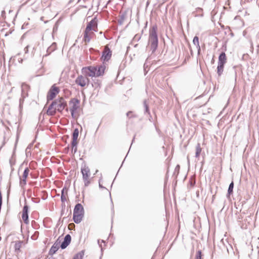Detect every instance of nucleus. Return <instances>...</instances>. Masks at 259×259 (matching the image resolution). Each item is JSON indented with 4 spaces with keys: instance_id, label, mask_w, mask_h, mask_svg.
<instances>
[{
    "instance_id": "obj_1",
    "label": "nucleus",
    "mask_w": 259,
    "mask_h": 259,
    "mask_svg": "<svg viewBox=\"0 0 259 259\" xmlns=\"http://www.w3.org/2000/svg\"><path fill=\"white\" fill-rule=\"evenodd\" d=\"M66 106L67 102L64 98L60 97L53 101L49 105L47 111V114L49 116H54L57 111L62 113Z\"/></svg>"
},
{
    "instance_id": "obj_2",
    "label": "nucleus",
    "mask_w": 259,
    "mask_h": 259,
    "mask_svg": "<svg viewBox=\"0 0 259 259\" xmlns=\"http://www.w3.org/2000/svg\"><path fill=\"white\" fill-rule=\"evenodd\" d=\"M150 47L152 53L154 52L158 46V37L156 33V27H153L150 30L149 38Z\"/></svg>"
},
{
    "instance_id": "obj_3",
    "label": "nucleus",
    "mask_w": 259,
    "mask_h": 259,
    "mask_svg": "<svg viewBox=\"0 0 259 259\" xmlns=\"http://www.w3.org/2000/svg\"><path fill=\"white\" fill-rule=\"evenodd\" d=\"M84 213V209L82 205L80 203H77L74 207L73 211V221L76 223H79L82 220Z\"/></svg>"
},
{
    "instance_id": "obj_4",
    "label": "nucleus",
    "mask_w": 259,
    "mask_h": 259,
    "mask_svg": "<svg viewBox=\"0 0 259 259\" xmlns=\"http://www.w3.org/2000/svg\"><path fill=\"white\" fill-rule=\"evenodd\" d=\"M97 69V67L93 66L85 67L82 68L81 73L88 78V77H96V71Z\"/></svg>"
},
{
    "instance_id": "obj_5",
    "label": "nucleus",
    "mask_w": 259,
    "mask_h": 259,
    "mask_svg": "<svg viewBox=\"0 0 259 259\" xmlns=\"http://www.w3.org/2000/svg\"><path fill=\"white\" fill-rule=\"evenodd\" d=\"M81 172L82 175V179L84 183V186L86 187L88 186L90 184V169L88 166L84 165L81 168Z\"/></svg>"
},
{
    "instance_id": "obj_6",
    "label": "nucleus",
    "mask_w": 259,
    "mask_h": 259,
    "mask_svg": "<svg viewBox=\"0 0 259 259\" xmlns=\"http://www.w3.org/2000/svg\"><path fill=\"white\" fill-rule=\"evenodd\" d=\"M75 82L76 84L81 87H84L89 84L90 80L84 75H78L76 78Z\"/></svg>"
},
{
    "instance_id": "obj_7",
    "label": "nucleus",
    "mask_w": 259,
    "mask_h": 259,
    "mask_svg": "<svg viewBox=\"0 0 259 259\" xmlns=\"http://www.w3.org/2000/svg\"><path fill=\"white\" fill-rule=\"evenodd\" d=\"M59 89L56 87L55 84L53 85L48 93V102L50 100H52L54 98H55L56 95L59 93Z\"/></svg>"
},
{
    "instance_id": "obj_8",
    "label": "nucleus",
    "mask_w": 259,
    "mask_h": 259,
    "mask_svg": "<svg viewBox=\"0 0 259 259\" xmlns=\"http://www.w3.org/2000/svg\"><path fill=\"white\" fill-rule=\"evenodd\" d=\"M69 104L71 105L70 112H75L79 108V101L76 98H73L70 101Z\"/></svg>"
},
{
    "instance_id": "obj_9",
    "label": "nucleus",
    "mask_w": 259,
    "mask_h": 259,
    "mask_svg": "<svg viewBox=\"0 0 259 259\" xmlns=\"http://www.w3.org/2000/svg\"><path fill=\"white\" fill-rule=\"evenodd\" d=\"M112 53L108 46H106L103 52L102 59L104 61H108L111 57Z\"/></svg>"
},
{
    "instance_id": "obj_10",
    "label": "nucleus",
    "mask_w": 259,
    "mask_h": 259,
    "mask_svg": "<svg viewBox=\"0 0 259 259\" xmlns=\"http://www.w3.org/2000/svg\"><path fill=\"white\" fill-rule=\"evenodd\" d=\"M97 23L95 19L91 21L87 25L85 31L90 32L91 30L97 31Z\"/></svg>"
},
{
    "instance_id": "obj_11",
    "label": "nucleus",
    "mask_w": 259,
    "mask_h": 259,
    "mask_svg": "<svg viewBox=\"0 0 259 259\" xmlns=\"http://www.w3.org/2000/svg\"><path fill=\"white\" fill-rule=\"evenodd\" d=\"M28 212V206L27 205H25L22 210V218L26 224H28L29 223Z\"/></svg>"
},
{
    "instance_id": "obj_12",
    "label": "nucleus",
    "mask_w": 259,
    "mask_h": 259,
    "mask_svg": "<svg viewBox=\"0 0 259 259\" xmlns=\"http://www.w3.org/2000/svg\"><path fill=\"white\" fill-rule=\"evenodd\" d=\"M95 67H97V71H96V77H99L100 76H102L105 72V70L106 69V66L105 65H100L96 66Z\"/></svg>"
},
{
    "instance_id": "obj_13",
    "label": "nucleus",
    "mask_w": 259,
    "mask_h": 259,
    "mask_svg": "<svg viewBox=\"0 0 259 259\" xmlns=\"http://www.w3.org/2000/svg\"><path fill=\"white\" fill-rule=\"evenodd\" d=\"M71 240V236L67 234L65 236L63 242L61 243L60 247L62 249H65L70 244Z\"/></svg>"
},
{
    "instance_id": "obj_14",
    "label": "nucleus",
    "mask_w": 259,
    "mask_h": 259,
    "mask_svg": "<svg viewBox=\"0 0 259 259\" xmlns=\"http://www.w3.org/2000/svg\"><path fill=\"white\" fill-rule=\"evenodd\" d=\"M60 241H59V239L56 241V242L53 245L49 251V254L53 255L58 250L60 247Z\"/></svg>"
},
{
    "instance_id": "obj_15",
    "label": "nucleus",
    "mask_w": 259,
    "mask_h": 259,
    "mask_svg": "<svg viewBox=\"0 0 259 259\" xmlns=\"http://www.w3.org/2000/svg\"><path fill=\"white\" fill-rule=\"evenodd\" d=\"M29 172V169L28 168L25 169L23 174L22 178L20 179V185L21 186L25 185L26 184V180L28 176Z\"/></svg>"
},
{
    "instance_id": "obj_16",
    "label": "nucleus",
    "mask_w": 259,
    "mask_h": 259,
    "mask_svg": "<svg viewBox=\"0 0 259 259\" xmlns=\"http://www.w3.org/2000/svg\"><path fill=\"white\" fill-rule=\"evenodd\" d=\"M227 62V57L224 52H222L219 56L218 64L225 65Z\"/></svg>"
},
{
    "instance_id": "obj_17",
    "label": "nucleus",
    "mask_w": 259,
    "mask_h": 259,
    "mask_svg": "<svg viewBox=\"0 0 259 259\" xmlns=\"http://www.w3.org/2000/svg\"><path fill=\"white\" fill-rule=\"evenodd\" d=\"M79 132L77 128H75L73 132L72 135V142H73L74 145H75V143L77 142V139L78 137Z\"/></svg>"
},
{
    "instance_id": "obj_18",
    "label": "nucleus",
    "mask_w": 259,
    "mask_h": 259,
    "mask_svg": "<svg viewBox=\"0 0 259 259\" xmlns=\"http://www.w3.org/2000/svg\"><path fill=\"white\" fill-rule=\"evenodd\" d=\"M193 42L194 45L196 46V48L198 50V54H199L200 53V47L199 45V38L198 36H195L194 37L193 40Z\"/></svg>"
},
{
    "instance_id": "obj_19",
    "label": "nucleus",
    "mask_w": 259,
    "mask_h": 259,
    "mask_svg": "<svg viewBox=\"0 0 259 259\" xmlns=\"http://www.w3.org/2000/svg\"><path fill=\"white\" fill-rule=\"evenodd\" d=\"M93 34V32L89 33V32H88V31H84V35H83L84 40L85 42H89L91 39L90 35H91V34Z\"/></svg>"
},
{
    "instance_id": "obj_20",
    "label": "nucleus",
    "mask_w": 259,
    "mask_h": 259,
    "mask_svg": "<svg viewBox=\"0 0 259 259\" xmlns=\"http://www.w3.org/2000/svg\"><path fill=\"white\" fill-rule=\"evenodd\" d=\"M202 148H201L200 144L198 143L196 147L195 157L196 158H198L199 157Z\"/></svg>"
},
{
    "instance_id": "obj_21",
    "label": "nucleus",
    "mask_w": 259,
    "mask_h": 259,
    "mask_svg": "<svg viewBox=\"0 0 259 259\" xmlns=\"http://www.w3.org/2000/svg\"><path fill=\"white\" fill-rule=\"evenodd\" d=\"M224 67V65L218 64L217 67V73L219 76H220L223 72Z\"/></svg>"
},
{
    "instance_id": "obj_22",
    "label": "nucleus",
    "mask_w": 259,
    "mask_h": 259,
    "mask_svg": "<svg viewBox=\"0 0 259 259\" xmlns=\"http://www.w3.org/2000/svg\"><path fill=\"white\" fill-rule=\"evenodd\" d=\"M84 254V251L83 250H81V251L76 254L73 259H82Z\"/></svg>"
},
{
    "instance_id": "obj_23",
    "label": "nucleus",
    "mask_w": 259,
    "mask_h": 259,
    "mask_svg": "<svg viewBox=\"0 0 259 259\" xmlns=\"http://www.w3.org/2000/svg\"><path fill=\"white\" fill-rule=\"evenodd\" d=\"M234 188V183L232 181L229 185L228 190V195L229 196L233 193V190Z\"/></svg>"
},
{
    "instance_id": "obj_24",
    "label": "nucleus",
    "mask_w": 259,
    "mask_h": 259,
    "mask_svg": "<svg viewBox=\"0 0 259 259\" xmlns=\"http://www.w3.org/2000/svg\"><path fill=\"white\" fill-rule=\"evenodd\" d=\"M202 252L201 250L197 251L195 259H201Z\"/></svg>"
},
{
    "instance_id": "obj_25",
    "label": "nucleus",
    "mask_w": 259,
    "mask_h": 259,
    "mask_svg": "<svg viewBox=\"0 0 259 259\" xmlns=\"http://www.w3.org/2000/svg\"><path fill=\"white\" fill-rule=\"evenodd\" d=\"M144 106L145 108V112L149 113L148 105V104L147 103V101L146 100H145L144 101Z\"/></svg>"
},
{
    "instance_id": "obj_26",
    "label": "nucleus",
    "mask_w": 259,
    "mask_h": 259,
    "mask_svg": "<svg viewBox=\"0 0 259 259\" xmlns=\"http://www.w3.org/2000/svg\"><path fill=\"white\" fill-rule=\"evenodd\" d=\"M77 142L75 143V145H74L73 142H71L72 150L74 151V153H75L77 151Z\"/></svg>"
},
{
    "instance_id": "obj_27",
    "label": "nucleus",
    "mask_w": 259,
    "mask_h": 259,
    "mask_svg": "<svg viewBox=\"0 0 259 259\" xmlns=\"http://www.w3.org/2000/svg\"><path fill=\"white\" fill-rule=\"evenodd\" d=\"M61 201L63 202L66 200V198L64 195V189H63L62 191V195H61Z\"/></svg>"
},
{
    "instance_id": "obj_28",
    "label": "nucleus",
    "mask_w": 259,
    "mask_h": 259,
    "mask_svg": "<svg viewBox=\"0 0 259 259\" xmlns=\"http://www.w3.org/2000/svg\"><path fill=\"white\" fill-rule=\"evenodd\" d=\"M125 17H126V15L125 14H123L120 17V23H121V22H123L124 19H125Z\"/></svg>"
},
{
    "instance_id": "obj_29",
    "label": "nucleus",
    "mask_w": 259,
    "mask_h": 259,
    "mask_svg": "<svg viewBox=\"0 0 259 259\" xmlns=\"http://www.w3.org/2000/svg\"><path fill=\"white\" fill-rule=\"evenodd\" d=\"M29 45H28V46H27L25 48V49H24V51H25V53H28V48H29Z\"/></svg>"
},
{
    "instance_id": "obj_30",
    "label": "nucleus",
    "mask_w": 259,
    "mask_h": 259,
    "mask_svg": "<svg viewBox=\"0 0 259 259\" xmlns=\"http://www.w3.org/2000/svg\"><path fill=\"white\" fill-rule=\"evenodd\" d=\"M75 112H71V116L73 118H75L76 117V116H75Z\"/></svg>"
},
{
    "instance_id": "obj_31",
    "label": "nucleus",
    "mask_w": 259,
    "mask_h": 259,
    "mask_svg": "<svg viewBox=\"0 0 259 259\" xmlns=\"http://www.w3.org/2000/svg\"><path fill=\"white\" fill-rule=\"evenodd\" d=\"M20 247V243H19L18 244H16V245H15V249H19Z\"/></svg>"
},
{
    "instance_id": "obj_32",
    "label": "nucleus",
    "mask_w": 259,
    "mask_h": 259,
    "mask_svg": "<svg viewBox=\"0 0 259 259\" xmlns=\"http://www.w3.org/2000/svg\"><path fill=\"white\" fill-rule=\"evenodd\" d=\"M52 48H54V45H53L51 46V47H50V48H48V50H47V52H50V50L51 51V49H52Z\"/></svg>"
},
{
    "instance_id": "obj_33",
    "label": "nucleus",
    "mask_w": 259,
    "mask_h": 259,
    "mask_svg": "<svg viewBox=\"0 0 259 259\" xmlns=\"http://www.w3.org/2000/svg\"><path fill=\"white\" fill-rule=\"evenodd\" d=\"M132 113V112L131 111H128L127 113H126V115L127 116H129L130 115V114Z\"/></svg>"
},
{
    "instance_id": "obj_34",
    "label": "nucleus",
    "mask_w": 259,
    "mask_h": 259,
    "mask_svg": "<svg viewBox=\"0 0 259 259\" xmlns=\"http://www.w3.org/2000/svg\"><path fill=\"white\" fill-rule=\"evenodd\" d=\"M80 0H78L77 3H79Z\"/></svg>"
}]
</instances>
